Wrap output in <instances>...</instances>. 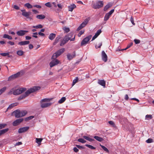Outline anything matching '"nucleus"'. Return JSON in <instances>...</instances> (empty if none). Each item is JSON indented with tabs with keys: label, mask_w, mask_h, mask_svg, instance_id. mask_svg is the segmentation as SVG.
<instances>
[{
	"label": "nucleus",
	"mask_w": 154,
	"mask_h": 154,
	"mask_svg": "<svg viewBox=\"0 0 154 154\" xmlns=\"http://www.w3.org/2000/svg\"><path fill=\"white\" fill-rule=\"evenodd\" d=\"M40 87L39 86H34L27 90L24 94L21 95L18 98V100H20L28 96L30 94L39 90Z\"/></svg>",
	"instance_id": "obj_1"
},
{
	"label": "nucleus",
	"mask_w": 154,
	"mask_h": 154,
	"mask_svg": "<svg viewBox=\"0 0 154 154\" xmlns=\"http://www.w3.org/2000/svg\"><path fill=\"white\" fill-rule=\"evenodd\" d=\"M51 100V99L45 98L42 99L41 101V106L42 108H45L48 107L51 104V103H48Z\"/></svg>",
	"instance_id": "obj_2"
},
{
	"label": "nucleus",
	"mask_w": 154,
	"mask_h": 154,
	"mask_svg": "<svg viewBox=\"0 0 154 154\" xmlns=\"http://www.w3.org/2000/svg\"><path fill=\"white\" fill-rule=\"evenodd\" d=\"M73 35V33H70L66 35L63 40L60 42V45L62 46L66 44Z\"/></svg>",
	"instance_id": "obj_3"
},
{
	"label": "nucleus",
	"mask_w": 154,
	"mask_h": 154,
	"mask_svg": "<svg viewBox=\"0 0 154 154\" xmlns=\"http://www.w3.org/2000/svg\"><path fill=\"white\" fill-rule=\"evenodd\" d=\"M65 51V49L64 48H61L56 52L53 54L52 57L51 59H56L57 57L60 55L62 53H63Z\"/></svg>",
	"instance_id": "obj_4"
},
{
	"label": "nucleus",
	"mask_w": 154,
	"mask_h": 154,
	"mask_svg": "<svg viewBox=\"0 0 154 154\" xmlns=\"http://www.w3.org/2000/svg\"><path fill=\"white\" fill-rule=\"evenodd\" d=\"M21 11L22 12V14L23 16L26 17L27 19H32V18L30 16L31 13L30 12H27L25 9L21 10Z\"/></svg>",
	"instance_id": "obj_5"
},
{
	"label": "nucleus",
	"mask_w": 154,
	"mask_h": 154,
	"mask_svg": "<svg viewBox=\"0 0 154 154\" xmlns=\"http://www.w3.org/2000/svg\"><path fill=\"white\" fill-rule=\"evenodd\" d=\"M103 5V2L102 1H100L97 2L96 4H93L92 6V8L95 9H98L102 7Z\"/></svg>",
	"instance_id": "obj_6"
},
{
	"label": "nucleus",
	"mask_w": 154,
	"mask_h": 154,
	"mask_svg": "<svg viewBox=\"0 0 154 154\" xmlns=\"http://www.w3.org/2000/svg\"><path fill=\"white\" fill-rule=\"evenodd\" d=\"M92 35H89L85 38L82 41L81 45L83 46L86 45L91 39Z\"/></svg>",
	"instance_id": "obj_7"
},
{
	"label": "nucleus",
	"mask_w": 154,
	"mask_h": 154,
	"mask_svg": "<svg viewBox=\"0 0 154 154\" xmlns=\"http://www.w3.org/2000/svg\"><path fill=\"white\" fill-rule=\"evenodd\" d=\"M26 88H20L16 89L14 91L13 94L14 95H18L26 91Z\"/></svg>",
	"instance_id": "obj_8"
},
{
	"label": "nucleus",
	"mask_w": 154,
	"mask_h": 154,
	"mask_svg": "<svg viewBox=\"0 0 154 154\" xmlns=\"http://www.w3.org/2000/svg\"><path fill=\"white\" fill-rule=\"evenodd\" d=\"M114 9H112L109 12L106 14L104 17V20L105 21H106L108 20L110 17L111 16V15L114 12Z\"/></svg>",
	"instance_id": "obj_9"
},
{
	"label": "nucleus",
	"mask_w": 154,
	"mask_h": 154,
	"mask_svg": "<svg viewBox=\"0 0 154 154\" xmlns=\"http://www.w3.org/2000/svg\"><path fill=\"white\" fill-rule=\"evenodd\" d=\"M52 59L53 60L50 63L51 67H52L55 65H57L59 63V61L56 59Z\"/></svg>",
	"instance_id": "obj_10"
},
{
	"label": "nucleus",
	"mask_w": 154,
	"mask_h": 154,
	"mask_svg": "<svg viewBox=\"0 0 154 154\" xmlns=\"http://www.w3.org/2000/svg\"><path fill=\"white\" fill-rule=\"evenodd\" d=\"M20 74V73L19 72H18L16 74H15L13 75H12L9 77L8 79V81H10L13 79L17 78L19 77Z\"/></svg>",
	"instance_id": "obj_11"
},
{
	"label": "nucleus",
	"mask_w": 154,
	"mask_h": 154,
	"mask_svg": "<svg viewBox=\"0 0 154 154\" xmlns=\"http://www.w3.org/2000/svg\"><path fill=\"white\" fill-rule=\"evenodd\" d=\"M29 128V127H25L20 128L18 130V132L19 133H21L27 131Z\"/></svg>",
	"instance_id": "obj_12"
},
{
	"label": "nucleus",
	"mask_w": 154,
	"mask_h": 154,
	"mask_svg": "<svg viewBox=\"0 0 154 154\" xmlns=\"http://www.w3.org/2000/svg\"><path fill=\"white\" fill-rule=\"evenodd\" d=\"M12 114L14 115L16 118L21 117L20 110L19 109H17L13 112Z\"/></svg>",
	"instance_id": "obj_13"
},
{
	"label": "nucleus",
	"mask_w": 154,
	"mask_h": 154,
	"mask_svg": "<svg viewBox=\"0 0 154 154\" xmlns=\"http://www.w3.org/2000/svg\"><path fill=\"white\" fill-rule=\"evenodd\" d=\"M28 32V31L24 30H20L17 32V34L19 36H22L25 34L26 33Z\"/></svg>",
	"instance_id": "obj_14"
},
{
	"label": "nucleus",
	"mask_w": 154,
	"mask_h": 154,
	"mask_svg": "<svg viewBox=\"0 0 154 154\" xmlns=\"http://www.w3.org/2000/svg\"><path fill=\"white\" fill-rule=\"evenodd\" d=\"M23 118L17 119L13 122V125H19L20 123L23 121Z\"/></svg>",
	"instance_id": "obj_15"
},
{
	"label": "nucleus",
	"mask_w": 154,
	"mask_h": 154,
	"mask_svg": "<svg viewBox=\"0 0 154 154\" xmlns=\"http://www.w3.org/2000/svg\"><path fill=\"white\" fill-rule=\"evenodd\" d=\"M102 58L103 61L106 62L107 61V56L104 51H103L101 53Z\"/></svg>",
	"instance_id": "obj_16"
},
{
	"label": "nucleus",
	"mask_w": 154,
	"mask_h": 154,
	"mask_svg": "<svg viewBox=\"0 0 154 154\" xmlns=\"http://www.w3.org/2000/svg\"><path fill=\"white\" fill-rule=\"evenodd\" d=\"M90 18L88 17L85 19L84 21L80 25L82 26L83 28L88 23L89 21L90 20Z\"/></svg>",
	"instance_id": "obj_17"
},
{
	"label": "nucleus",
	"mask_w": 154,
	"mask_h": 154,
	"mask_svg": "<svg viewBox=\"0 0 154 154\" xmlns=\"http://www.w3.org/2000/svg\"><path fill=\"white\" fill-rule=\"evenodd\" d=\"M75 52H74L73 54H68L67 55V58L69 60H70L72 59L73 58L75 57Z\"/></svg>",
	"instance_id": "obj_18"
},
{
	"label": "nucleus",
	"mask_w": 154,
	"mask_h": 154,
	"mask_svg": "<svg viewBox=\"0 0 154 154\" xmlns=\"http://www.w3.org/2000/svg\"><path fill=\"white\" fill-rule=\"evenodd\" d=\"M29 41H21L19 42L18 44L20 45H26L29 44Z\"/></svg>",
	"instance_id": "obj_19"
},
{
	"label": "nucleus",
	"mask_w": 154,
	"mask_h": 154,
	"mask_svg": "<svg viewBox=\"0 0 154 154\" xmlns=\"http://www.w3.org/2000/svg\"><path fill=\"white\" fill-rule=\"evenodd\" d=\"M61 37L60 35H58L55 38L54 41L53 43V45H55L56 44H57L59 41H60Z\"/></svg>",
	"instance_id": "obj_20"
},
{
	"label": "nucleus",
	"mask_w": 154,
	"mask_h": 154,
	"mask_svg": "<svg viewBox=\"0 0 154 154\" xmlns=\"http://www.w3.org/2000/svg\"><path fill=\"white\" fill-rule=\"evenodd\" d=\"M76 8V5L74 4H72L70 6H68V9L69 11H72L74 9Z\"/></svg>",
	"instance_id": "obj_21"
},
{
	"label": "nucleus",
	"mask_w": 154,
	"mask_h": 154,
	"mask_svg": "<svg viewBox=\"0 0 154 154\" xmlns=\"http://www.w3.org/2000/svg\"><path fill=\"white\" fill-rule=\"evenodd\" d=\"M98 83L101 86L105 87L106 85V82L103 80H99L98 82Z\"/></svg>",
	"instance_id": "obj_22"
},
{
	"label": "nucleus",
	"mask_w": 154,
	"mask_h": 154,
	"mask_svg": "<svg viewBox=\"0 0 154 154\" xmlns=\"http://www.w3.org/2000/svg\"><path fill=\"white\" fill-rule=\"evenodd\" d=\"M18 105V103H13L11 104H10L8 107L7 108V109L6 111H7L8 110L12 108L14 106H17Z\"/></svg>",
	"instance_id": "obj_23"
},
{
	"label": "nucleus",
	"mask_w": 154,
	"mask_h": 154,
	"mask_svg": "<svg viewBox=\"0 0 154 154\" xmlns=\"http://www.w3.org/2000/svg\"><path fill=\"white\" fill-rule=\"evenodd\" d=\"M56 34L52 33L50 34L48 37L49 39L51 40H53L56 37Z\"/></svg>",
	"instance_id": "obj_24"
},
{
	"label": "nucleus",
	"mask_w": 154,
	"mask_h": 154,
	"mask_svg": "<svg viewBox=\"0 0 154 154\" xmlns=\"http://www.w3.org/2000/svg\"><path fill=\"white\" fill-rule=\"evenodd\" d=\"M27 113V112L26 110L20 111V113L21 117L25 116Z\"/></svg>",
	"instance_id": "obj_25"
},
{
	"label": "nucleus",
	"mask_w": 154,
	"mask_h": 154,
	"mask_svg": "<svg viewBox=\"0 0 154 154\" xmlns=\"http://www.w3.org/2000/svg\"><path fill=\"white\" fill-rule=\"evenodd\" d=\"M94 137L96 140L99 142H101L103 140V138L98 136H95Z\"/></svg>",
	"instance_id": "obj_26"
},
{
	"label": "nucleus",
	"mask_w": 154,
	"mask_h": 154,
	"mask_svg": "<svg viewBox=\"0 0 154 154\" xmlns=\"http://www.w3.org/2000/svg\"><path fill=\"white\" fill-rule=\"evenodd\" d=\"M8 128H6L0 130V136L6 132L8 131Z\"/></svg>",
	"instance_id": "obj_27"
},
{
	"label": "nucleus",
	"mask_w": 154,
	"mask_h": 154,
	"mask_svg": "<svg viewBox=\"0 0 154 154\" xmlns=\"http://www.w3.org/2000/svg\"><path fill=\"white\" fill-rule=\"evenodd\" d=\"M83 137L85 139L89 141H90V142L93 141L94 140V139L91 138H89V137H87V136H83Z\"/></svg>",
	"instance_id": "obj_28"
},
{
	"label": "nucleus",
	"mask_w": 154,
	"mask_h": 154,
	"mask_svg": "<svg viewBox=\"0 0 154 154\" xmlns=\"http://www.w3.org/2000/svg\"><path fill=\"white\" fill-rule=\"evenodd\" d=\"M3 38H7L9 40H11L12 39V38L11 36L6 34H5L3 35Z\"/></svg>",
	"instance_id": "obj_29"
},
{
	"label": "nucleus",
	"mask_w": 154,
	"mask_h": 154,
	"mask_svg": "<svg viewBox=\"0 0 154 154\" xmlns=\"http://www.w3.org/2000/svg\"><path fill=\"white\" fill-rule=\"evenodd\" d=\"M36 18L39 19H43L45 18V16L42 14L38 15L36 16Z\"/></svg>",
	"instance_id": "obj_30"
},
{
	"label": "nucleus",
	"mask_w": 154,
	"mask_h": 154,
	"mask_svg": "<svg viewBox=\"0 0 154 154\" xmlns=\"http://www.w3.org/2000/svg\"><path fill=\"white\" fill-rule=\"evenodd\" d=\"M152 118V115H147L145 116V119L149 120Z\"/></svg>",
	"instance_id": "obj_31"
},
{
	"label": "nucleus",
	"mask_w": 154,
	"mask_h": 154,
	"mask_svg": "<svg viewBox=\"0 0 154 154\" xmlns=\"http://www.w3.org/2000/svg\"><path fill=\"white\" fill-rule=\"evenodd\" d=\"M34 117V116H30L29 117H27L25 118L24 119L25 121H28L29 120L32 119Z\"/></svg>",
	"instance_id": "obj_32"
},
{
	"label": "nucleus",
	"mask_w": 154,
	"mask_h": 154,
	"mask_svg": "<svg viewBox=\"0 0 154 154\" xmlns=\"http://www.w3.org/2000/svg\"><path fill=\"white\" fill-rule=\"evenodd\" d=\"M66 99V98L65 97H63L58 101V103H62L65 101Z\"/></svg>",
	"instance_id": "obj_33"
},
{
	"label": "nucleus",
	"mask_w": 154,
	"mask_h": 154,
	"mask_svg": "<svg viewBox=\"0 0 154 154\" xmlns=\"http://www.w3.org/2000/svg\"><path fill=\"white\" fill-rule=\"evenodd\" d=\"M100 146L104 150V151L106 152L107 153L109 152V150L105 146L101 145V144H100Z\"/></svg>",
	"instance_id": "obj_34"
},
{
	"label": "nucleus",
	"mask_w": 154,
	"mask_h": 154,
	"mask_svg": "<svg viewBox=\"0 0 154 154\" xmlns=\"http://www.w3.org/2000/svg\"><path fill=\"white\" fill-rule=\"evenodd\" d=\"M24 6L26 7L29 9L32 8V6L29 3H27L25 4L24 5Z\"/></svg>",
	"instance_id": "obj_35"
},
{
	"label": "nucleus",
	"mask_w": 154,
	"mask_h": 154,
	"mask_svg": "<svg viewBox=\"0 0 154 154\" xmlns=\"http://www.w3.org/2000/svg\"><path fill=\"white\" fill-rule=\"evenodd\" d=\"M0 55L3 56H8V57H11L12 56L11 55H9L8 53H1L0 54Z\"/></svg>",
	"instance_id": "obj_36"
},
{
	"label": "nucleus",
	"mask_w": 154,
	"mask_h": 154,
	"mask_svg": "<svg viewBox=\"0 0 154 154\" xmlns=\"http://www.w3.org/2000/svg\"><path fill=\"white\" fill-rule=\"evenodd\" d=\"M17 54L19 56H22L24 52L21 50H19L17 51Z\"/></svg>",
	"instance_id": "obj_37"
},
{
	"label": "nucleus",
	"mask_w": 154,
	"mask_h": 154,
	"mask_svg": "<svg viewBox=\"0 0 154 154\" xmlns=\"http://www.w3.org/2000/svg\"><path fill=\"white\" fill-rule=\"evenodd\" d=\"M63 30L66 33L69 32L70 31L69 28L67 27L66 26H64L63 27Z\"/></svg>",
	"instance_id": "obj_38"
},
{
	"label": "nucleus",
	"mask_w": 154,
	"mask_h": 154,
	"mask_svg": "<svg viewBox=\"0 0 154 154\" xmlns=\"http://www.w3.org/2000/svg\"><path fill=\"white\" fill-rule=\"evenodd\" d=\"M6 89V87H4L0 89V95L3 93Z\"/></svg>",
	"instance_id": "obj_39"
},
{
	"label": "nucleus",
	"mask_w": 154,
	"mask_h": 154,
	"mask_svg": "<svg viewBox=\"0 0 154 154\" xmlns=\"http://www.w3.org/2000/svg\"><path fill=\"white\" fill-rule=\"evenodd\" d=\"M79 80V78L78 77H76L75 78V79H74L73 81L72 84V86H73L74 85H75L78 81Z\"/></svg>",
	"instance_id": "obj_40"
},
{
	"label": "nucleus",
	"mask_w": 154,
	"mask_h": 154,
	"mask_svg": "<svg viewBox=\"0 0 154 154\" xmlns=\"http://www.w3.org/2000/svg\"><path fill=\"white\" fill-rule=\"evenodd\" d=\"M32 27L35 29H41L42 28L43 26L42 25L39 24L36 26H33Z\"/></svg>",
	"instance_id": "obj_41"
},
{
	"label": "nucleus",
	"mask_w": 154,
	"mask_h": 154,
	"mask_svg": "<svg viewBox=\"0 0 154 154\" xmlns=\"http://www.w3.org/2000/svg\"><path fill=\"white\" fill-rule=\"evenodd\" d=\"M42 140V138H36V142L38 144H40Z\"/></svg>",
	"instance_id": "obj_42"
},
{
	"label": "nucleus",
	"mask_w": 154,
	"mask_h": 154,
	"mask_svg": "<svg viewBox=\"0 0 154 154\" xmlns=\"http://www.w3.org/2000/svg\"><path fill=\"white\" fill-rule=\"evenodd\" d=\"M79 142H81L82 143H85L86 142V141L85 140L82 138H79L78 140Z\"/></svg>",
	"instance_id": "obj_43"
},
{
	"label": "nucleus",
	"mask_w": 154,
	"mask_h": 154,
	"mask_svg": "<svg viewBox=\"0 0 154 154\" xmlns=\"http://www.w3.org/2000/svg\"><path fill=\"white\" fill-rule=\"evenodd\" d=\"M85 146H87L91 149H96L95 147H94L92 145H90L89 144H86L85 145Z\"/></svg>",
	"instance_id": "obj_44"
},
{
	"label": "nucleus",
	"mask_w": 154,
	"mask_h": 154,
	"mask_svg": "<svg viewBox=\"0 0 154 154\" xmlns=\"http://www.w3.org/2000/svg\"><path fill=\"white\" fill-rule=\"evenodd\" d=\"M111 7V5L109 4H107L105 6L104 8V11H106L108 8Z\"/></svg>",
	"instance_id": "obj_45"
},
{
	"label": "nucleus",
	"mask_w": 154,
	"mask_h": 154,
	"mask_svg": "<svg viewBox=\"0 0 154 154\" xmlns=\"http://www.w3.org/2000/svg\"><path fill=\"white\" fill-rule=\"evenodd\" d=\"M133 44V43L132 42L131 43L129 44L128 45H127V47L126 48H125V49H122V50H127V49H128Z\"/></svg>",
	"instance_id": "obj_46"
},
{
	"label": "nucleus",
	"mask_w": 154,
	"mask_h": 154,
	"mask_svg": "<svg viewBox=\"0 0 154 154\" xmlns=\"http://www.w3.org/2000/svg\"><path fill=\"white\" fill-rule=\"evenodd\" d=\"M146 142L147 143H150L153 142V140L151 138H149L146 140Z\"/></svg>",
	"instance_id": "obj_47"
},
{
	"label": "nucleus",
	"mask_w": 154,
	"mask_h": 154,
	"mask_svg": "<svg viewBox=\"0 0 154 154\" xmlns=\"http://www.w3.org/2000/svg\"><path fill=\"white\" fill-rule=\"evenodd\" d=\"M76 146L79 149H85V147L82 146L76 145Z\"/></svg>",
	"instance_id": "obj_48"
},
{
	"label": "nucleus",
	"mask_w": 154,
	"mask_h": 154,
	"mask_svg": "<svg viewBox=\"0 0 154 154\" xmlns=\"http://www.w3.org/2000/svg\"><path fill=\"white\" fill-rule=\"evenodd\" d=\"M101 31L100 29L98 30L96 33L95 34V35H96L97 36H98L101 33Z\"/></svg>",
	"instance_id": "obj_49"
},
{
	"label": "nucleus",
	"mask_w": 154,
	"mask_h": 154,
	"mask_svg": "<svg viewBox=\"0 0 154 154\" xmlns=\"http://www.w3.org/2000/svg\"><path fill=\"white\" fill-rule=\"evenodd\" d=\"M134 41L135 43L136 44H139L140 42V40L137 39H134Z\"/></svg>",
	"instance_id": "obj_50"
},
{
	"label": "nucleus",
	"mask_w": 154,
	"mask_h": 154,
	"mask_svg": "<svg viewBox=\"0 0 154 154\" xmlns=\"http://www.w3.org/2000/svg\"><path fill=\"white\" fill-rule=\"evenodd\" d=\"M84 32V30H81L79 32V33L78 34V36L80 37L81 35H82Z\"/></svg>",
	"instance_id": "obj_51"
},
{
	"label": "nucleus",
	"mask_w": 154,
	"mask_h": 154,
	"mask_svg": "<svg viewBox=\"0 0 154 154\" xmlns=\"http://www.w3.org/2000/svg\"><path fill=\"white\" fill-rule=\"evenodd\" d=\"M45 5L47 7H51V4L49 2H48L45 4Z\"/></svg>",
	"instance_id": "obj_52"
},
{
	"label": "nucleus",
	"mask_w": 154,
	"mask_h": 154,
	"mask_svg": "<svg viewBox=\"0 0 154 154\" xmlns=\"http://www.w3.org/2000/svg\"><path fill=\"white\" fill-rule=\"evenodd\" d=\"M130 21H131V23H132L133 25H135V24L134 22V18L132 17H131V19H130Z\"/></svg>",
	"instance_id": "obj_53"
},
{
	"label": "nucleus",
	"mask_w": 154,
	"mask_h": 154,
	"mask_svg": "<svg viewBox=\"0 0 154 154\" xmlns=\"http://www.w3.org/2000/svg\"><path fill=\"white\" fill-rule=\"evenodd\" d=\"M73 149L74 151L76 152H77L79 151V150L78 149V148L76 147H74L73 148Z\"/></svg>",
	"instance_id": "obj_54"
},
{
	"label": "nucleus",
	"mask_w": 154,
	"mask_h": 154,
	"mask_svg": "<svg viewBox=\"0 0 154 154\" xmlns=\"http://www.w3.org/2000/svg\"><path fill=\"white\" fill-rule=\"evenodd\" d=\"M7 43L11 45H13L14 44V42L10 41L8 42Z\"/></svg>",
	"instance_id": "obj_55"
},
{
	"label": "nucleus",
	"mask_w": 154,
	"mask_h": 154,
	"mask_svg": "<svg viewBox=\"0 0 154 154\" xmlns=\"http://www.w3.org/2000/svg\"><path fill=\"white\" fill-rule=\"evenodd\" d=\"M22 144V143L21 142H18L16 143L15 144V146H19L20 145H21Z\"/></svg>",
	"instance_id": "obj_56"
},
{
	"label": "nucleus",
	"mask_w": 154,
	"mask_h": 154,
	"mask_svg": "<svg viewBox=\"0 0 154 154\" xmlns=\"http://www.w3.org/2000/svg\"><path fill=\"white\" fill-rule=\"evenodd\" d=\"M34 7L37 8H41V6L40 5H35L33 6Z\"/></svg>",
	"instance_id": "obj_57"
},
{
	"label": "nucleus",
	"mask_w": 154,
	"mask_h": 154,
	"mask_svg": "<svg viewBox=\"0 0 154 154\" xmlns=\"http://www.w3.org/2000/svg\"><path fill=\"white\" fill-rule=\"evenodd\" d=\"M57 6L59 8L62 9V6L61 4H59L57 5Z\"/></svg>",
	"instance_id": "obj_58"
},
{
	"label": "nucleus",
	"mask_w": 154,
	"mask_h": 154,
	"mask_svg": "<svg viewBox=\"0 0 154 154\" xmlns=\"http://www.w3.org/2000/svg\"><path fill=\"white\" fill-rule=\"evenodd\" d=\"M14 8L16 10H19L20 8L19 7L16 5H14Z\"/></svg>",
	"instance_id": "obj_59"
},
{
	"label": "nucleus",
	"mask_w": 154,
	"mask_h": 154,
	"mask_svg": "<svg viewBox=\"0 0 154 154\" xmlns=\"http://www.w3.org/2000/svg\"><path fill=\"white\" fill-rule=\"evenodd\" d=\"M128 94H126L125 96V100H127L128 99Z\"/></svg>",
	"instance_id": "obj_60"
},
{
	"label": "nucleus",
	"mask_w": 154,
	"mask_h": 154,
	"mask_svg": "<svg viewBox=\"0 0 154 154\" xmlns=\"http://www.w3.org/2000/svg\"><path fill=\"white\" fill-rule=\"evenodd\" d=\"M25 38H26V40H29V39H31V37L28 36H26L25 37Z\"/></svg>",
	"instance_id": "obj_61"
},
{
	"label": "nucleus",
	"mask_w": 154,
	"mask_h": 154,
	"mask_svg": "<svg viewBox=\"0 0 154 154\" xmlns=\"http://www.w3.org/2000/svg\"><path fill=\"white\" fill-rule=\"evenodd\" d=\"M33 46L32 45L30 44L29 45V48L30 49H31L33 48Z\"/></svg>",
	"instance_id": "obj_62"
},
{
	"label": "nucleus",
	"mask_w": 154,
	"mask_h": 154,
	"mask_svg": "<svg viewBox=\"0 0 154 154\" xmlns=\"http://www.w3.org/2000/svg\"><path fill=\"white\" fill-rule=\"evenodd\" d=\"M109 123L111 125H114V124L113 122L112 121H109Z\"/></svg>",
	"instance_id": "obj_63"
},
{
	"label": "nucleus",
	"mask_w": 154,
	"mask_h": 154,
	"mask_svg": "<svg viewBox=\"0 0 154 154\" xmlns=\"http://www.w3.org/2000/svg\"><path fill=\"white\" fill-rule=\"evenodd\" d=\"M98 36H97L96 35H95L92 38V39L91 41H93Z\"/></svg>",
	"instance_id": "obj_64"
}]
</instances>
